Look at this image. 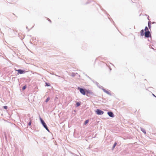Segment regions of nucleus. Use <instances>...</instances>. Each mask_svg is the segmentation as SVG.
<instances>
[{
  "instance_id": "obj_5",
  "label": "nucleus",
  "mask_w": 156,
  "mask_h": 156,
  "mask_svg": "<svg viewBox=\"0 0 156 156\" xmlns=\"http://www.w3.org/2000/svg\"><path fill=\"white\" fill-rule=\"evenodd\" d=\"M85 91L86 94L87 96H88L89 94H92V93L89 90H85Z\"/></svg>"
},
{
  "instance_id": "obj_21",
  "label": "nucleus",
  "mask_w": 156,
  "mask_h": 156,
  "mask_svg": "<svg viewBox=\"0 0 156 156\" xmlns=\"http://www.w3.org/2000/svg\"><path fill=\"white\" fill-rule=\"evenodd\" d=\"M153 95L154 97H156V96L155 95H154V94H153Z\"/></svg>"
},
{
  "instance_id": "obj_1",
  "label": "nucleus",
  "mask_w": 156,
  "mask_h": 156,
  "mask_svg": "<svg viewBox=\"0 0 156 156\" xmlns=\"http://www.w3.org/2000/svg\"><path fill=\"white\" fill-rule=\"evenodd\" d=\"M78 89L79 90L80 92L83 95H85L86 94L85 90L83 88L78 87Z\"/></svg>"
},
{
  "instance_id": "obj_4",
  "label": "nucleus",
  "mask_w": 156,
  "mask_h": 156,
  "mask_svg": "<svg viewBox=\"0 0 156 156\" xmlns=\"http://www.w3.org/2000/svg\"><path fill=\"white\" fill-rule=\"evenodd\" d=\"M151 36V34L149 31L145 32V36L146 37H149Z\"/></svg>"
},
{
  "instance_id": "obj_17",
  "label": "nucleus",
  "mask_w": 156,
  "mask_h": 156,
  "mask_svg": "<svg viewBox=\"0 0 156 156\" xmlns=\"http://www.w3.org/2000/svg\"><path fill=\"white\" fill-rule=\"evenodd\" d=\"M26 88V86H24L23 87L22 89L23 90H24Z\"/></svg>"
},
{
  "instance_id": "obj_20",
  "label": "nucleus",
  "mask_w": 156,
  "mask_h": 156,
  "mask_svg": "<svg viewBox=\"0 0 156 156\" xmlns=\"http://www.w3.org/2000/svg\"><path fill=\"white\" fill-rule=\"evenodd\" d=\"M5 138L6 140H7V137L6 136L5 134Z\"/></svg>"
},
{
  "instance_id": "obj_22",
  "label": "nucleus",
  "mask_w": 156,
  "mask_h": 156,
  "mask_svg": "<svg viewBox=\"0 0 156 156\" xmlns=\"http://www.w3.org/2000/svg\"><path fill=\"white\" fill-rule=\"evenodd\" d=\"M49 21H50L51 22V21L50 20H48Z\"/></svg>"
},
{
  "instance_id": "obj_2",
  "label": "nucleus",
  "mask_w": 156,
  "mask_h": 156,
  "mask_svg": "<svg viewBox=\"0 0 156 156\" xmlns=\"http://www.w3.org/2000/svg\"><path fill=\"white\" fill-rule=\"evenodd\" d=\"M40 119L41 120V122L43 125V126H44V127L48 131H49V129L46 123L44 122V121L41 119V118Z\"/></svg>"
},
{
  "instance_id": "obj_19",
  "label": "nucleus",
  "mask_w": 156,
  "mask_h": 156,
  "mask_svg": "<svg viewBox=\"0 0 156 156\" xmlns=\"http://www.w3.org/2000/svg\"><path fill=\"white\" fill-rule=\"evenodd\" d=\"M31 122L30 121L29 122V123H28V125H29V126H30V125H31Z\"/></svg>"
},
{
  "instance_id": "obj_3",
  "label": "nucleus",
  "mask_w": 156,
  "mask_h": 156,
  "mask_svg": "<svg viewBox=\"0 0 156 156\" xmlns=\"http://www.w3.org/2000/svg\"><path fill=\"white\" fill-rule=\"evenodd\" d=\"M95 112L98 115H102L104 113V112L99 109H97L95 111Z\"/></svg>"
},
{
  "instance_id": "obj_7",
  "label": "nucleus",
  "mask_w": 156,
  "mask_h": 156,
  "mask_svg": "<svg viewBox=\"0 0 156 156\" xmlns=\"http://www.w3.org/2000/svg\"><path fill=\"white\" fill-rule=\"evenodd\" d=\"M17 71H18V74H21L23 73L24 71L21 69H18L16 70Z\"/></svg>"
},
{
  "instance_id": "obj_12",
  "label": "nucleus",
  "mask_w": 156,
  "mask_h": 156,
  "mask_svg": "<svg viewBox=\"0 0 156 156\" xmlns=\"http://www.w3.org/2000/svg\"><path fill=\"white\" fill-rule=\"evenodd\" d=\"M80 105V103H79V102H77L76 103V106H77V107L79 106Z\"/></svg>"
},
{
  "instance_id": "obj_11",
  "label": "nucleus",
  "mask_w": 156,
  "mask_h": 156,
  "mask_svg": "<svg viewBox=\"0 0 156 156\" xmlns=\"http://www.w3.org/2000/svg\"><path fill=\"white\" fill-rule=\"evenodd\" d=\"M116 145H117V143L116 142H115L114 143V145L113 146V147H112V149H113L115 147Z\"/></svg>"
},
{
  "instance_id": "obj_13",
  "label": "nucleus",
  "mask_w": 156,
  "mask_h": 156,
  "mask_svg": "<svg viewBox=\"0 0 156 156\" xmlns=\"http://www.w3.org/2000/svg\"><path fill=\"white\" fill-rule=\"evenodd\" d=\"M50 98L49 97H48L46 100L45 102H47L50 100Z\"/></svg>"
},
{
  "instance_id": "obj_15",
  "label": "nucleus",
  "mask_w": 156,
  "mask_h": 156,
  "mask_svg": "<svg viewBox=\"0 0 156 156\" xmlns=\"http://www.w3.org/2000/svg\"><path fill=\"white\" fill-rule=\"evenodd\" d=\"M145 31H149L147 27H146L145 29Z\"/></svg>"
},
{
  "instance_id": "obj_9",
  "label": "nucleus",
  "mask_w": 156,
  "mask_h": 156,
  "mask_svg": "<svg viewBox=\"0 0 156 156\" xmlns=\"http://www.w3.org/2000/svg\"><path fill=\"white\" fill-rule=\"evenodd\" d=\"M148 26L149 27V28L150 29L151 27V23L150 22H149L148 23Z\"/></svg>"
},
{
  "instance_id": "obj_14",
  "label": "nucleus",
  "mask_w": 156,
  "mask_h": 156,
  "mask_svg": "<svg viewBox=\"0 0 156 156\" xmlns=\"http://www.w3.org/2000/svg\"><path fill=\"white\" fill-rule=\"evenodd\" d=\"M88 122H89L88 120H86L85 121V122L84 123V125H86V124H87Z\"/></svg>"
},
{
  "instance_id": "obj_10",
  "label": "nucleus",
  "mask_w": 156,
  "mask_h": 156,
  "mask_svg": "<svg viewBox=\"0 0 156 156\" xmlns=\"http://www.w3.org/2000/svg\"><path fill=\"white\" fill-rule=\"evenodd\" d=\"M50 84L49 83H45V86H50Z\"/></svg>"
},
{
  "instance_id": "obj_18",
  "label": "nucleus",
  "mask_w": 156,
  "mask_h": 156,
  "mask_svg": "<svg viewBox=\"0 0 156 156\" xmlns=\"http://www.w3.org/2000/svg\"><path fill=\"white\" fill-rule=\"evenodd\" d=\"M5 109H7L8 108V107L7 106H4L3 107Z\"/></svg>"
},
{
  "instance_id": "obj_16",
  "label": "nucleus",
  "mask_w": 156,
  "mask_h": 156,
  "mask_svg": "<svg viewBox=\"0 0 156 156\" xmlns=\"http://www.w3.org/2000/svg\"><path fill=\"white\" fill-rule=\"evenodd\" d=\"M142 131L145 134H146V132L145 131V130L144 129H141Z\"/></svg>"
},
{
  "instance_id": "obj_6",
  "label": "nucleus",
  "mask_w": 156,
  "mask_h": 156,
  "mask_svg": "<svg viewBox=\"0 0 156 156\" xmlns=\"http://www.w3.org/2000/svg\"><path fill=\"white\" fill-rule=\"evenodd\" d=\"M108 114L111 117H114V114L113 113L111 112H108Z\"/></svg>"
},
{
  "instance_id": "obj_8",
  "label": "nucleus",
  "mask_w": 156,
  "mask_h": 156,
  "mask_svg": "<svg viewBox=\"0 0 156 156\" xmlns=\"http://www.w3.org/2000/svg\"><path fill=\"white\" fill-rule=\"evenodd\" d=\"M140 35L141 36H143L145 34V33H144V30H141L140 32Z\"/></svg>"
}]
</instances>
